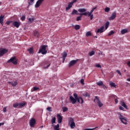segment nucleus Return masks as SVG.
Segmentation results:
<instances>
[{
    "instance_id": "f257e3e1",
    "label": "nucleus",
    "mask_w": 130,
    "mask_h": 130,
    "mask_svg": "<svg viewBox=\"0 0 130 130\" xmlns=\"http://www.w3.org/2000/svg\"><path fill=\"white\" fill-rule=\"evenodd\" d=\"M74 97L71 95L70 96V100L71 102H72V104H76L77 103V101L78 103L80 104H83L84 103V100H83V98L81 96H78V94L76 93H74Z\"/></svg>"
},
{
    "instance_id": "f03ea898",
    "label": "nucleus",
    "mask_w": 130,
    "mask_h": 130,
    "mask_svg": "<svg viewBox=\"0 0 130 130\" xmlns=\"http://www.w3.org/2000/svg\"><path fill=\"white\" fill-rule=\"evenodd\" d=\"M93 12H94L93 10H91L90 12H87L83 13H80V16H88V17H90V20H93Z\"/></svg>"
},
{
    "instance_id": "7ed1b4c3",
    "label": "nucleus",
    "mask_w": 130,
    "mask_h": 130,
    "mask_svg": "<svg viewBox=\"0 0 130 130\" xmlns=\"http://www.w3.org/2000/svg\"><path fill=\"white\" fill-rule=\"evenodd\" d=\"M46 47H47V46L44 45H42L40 48L38 53H42V54H46L47 53Z\"/></svg>"
},
{
    "instance_id": "20e7f679",
    "label": "nucleus",
    "mask_w": 130,
    "mask_h": 130,
    "mask_svg": "<svg viewBox=\"0 0 130 130\" xmlns=\"http://www.w3.org/2000/svg\"><path fill=\"white\" fill-rule=\"evenodd\" d=\"M117 114L120 121L122 122L123 124H127V123L126 122V118L122 116V115H121V113H118ZM123 120L126 122H123Z\"/></svg>"
},
{
    "instance_id": "39448f33",
    "label": "nucleus",
    "mask_w": 130,
    "mask_h": 130,
    "mask_svg": "<svg viewBox=\"0 0 130 130\" xmlns=\"http://www.w3.org/2000/svg\"><path fill=\"white\" fill-rule=\"evenodd\" d=\"M8 63L12 62L14 65L18 64V61H17V58L15 56L12 57L9 60L7 61Z\"/></svg>"
},
{
    "instance_id": "423d86ee",
    "label": "nucleus",
    "mask_w": 130,
    "mask_h": 130,
    "mask_svg": "<svg viewBox=\"0 0 130 130\" xmlns=\"http://www.w3.org/2000/svg\"><path fill=\"white\" fill-rule=\"evenodd\" d=\"M69 124H70L71 128H74L76 126V123H75V120L74 118L70 117L69 119Z\"/></svg>"
},
{
    "instance_id": "0eeeda50",
    "label": "nucleus",
    "mask_w": 130,
    "mask_h": 130,
    "mask_svg": "<svg viewBox=\"0 0 130 130\" xmlns=\"http://www.w3.org/2000/svg\"><path fill=\"white\" fill-rule=\"evenodd\" d=\"M26 105V102H23V103H15L13 104V107L16 108V107H18L19 108L21 107H24Z\"/></svg>"
},
{
    "instance_id": "6e6552de",
    "label": "nucleus",
    "mask_w": 130,
    "mask_h": 130,
    "mask_svg": "<svg viewBox=\"0 0 130 130\" xmlns=\"http://www.w3.org/2000/svg\"><path fill=\"white\" fill-rule=\"evenodd\" d=\"M94 98L95 99L94 100V102H96L100 107H102V106H103V104H102L100 100H99V99H98V96H95Z\"/></svg>"
},
{
    "instance_id": "1a4fd4ad",
    "label": "nucleus",
    "mask_w": 130,
    "mask_h": 130,
    "mask_svg": "<svg viewBox=\"0 0 130 130\" xmlns=\"http://www.w3.org/2000/svg\"><path fill=\"white\" fill-rule=\"evenodd\" d=\"M8 52V49L6 48H1L0 49V57H2L4 54H6V53Z\"/></svg>"
},
{
    "instance_id": "9d476101",
    "label": "nucleus",
    "mask_w": 130,
    "mask_h": 130,
    "mask_svg": "<svg viewBox=\"0 0 130 130\" xmlns=\"http://www.w3.org/2000/svg\"><path fill=\"white\" fill-rule=\"evenodd\" d=\"M36 124V120L34 118H32L29 121V125L30 127H34L35 124Z\"/></svg>"
},
{
    "instance_id": "9b49d317",
    "label": "nucleus",
    "mask_w": 130,
    "mask_h": 130,
    "mask_svg": "<svg viewBox=\"0 0 130 130\" xmlns=\"http://www.w3.org/2000/svg\"><path fill=\"white\" fill-rule=\"evenodd\" d=\"M43 2H44V0H38L35 5V8H39V7L41 6Z\"/></svg>"
},
{
    "instance_id": "f8f14e48",
    "label": "nucleus",
    "mask_w": 130,
    "mask_h": 130,
    "mask_svg": "<svg viewBox=\"0 0 130 130\" xmlns=\"http://www.w3.org/2000/svg\"><path fill=\"white\" fill-rule=\"evenodd\" d=\"M115 18H116V12H114L112 14L111 17L109 18V20L111 21L112 20H114Z\"/></svg>"
},
{
    "instance_id": "ddd939ff",
    "label": "nucleus",
    "mask_w": 130,
    "mask_h": 130,
    "mask_svg": "<svg viewBox=\"0 0 130 130\" xmlns=\"http://www.w3.org/2000/svg\"><path fill=\"white\" fill-rule=\"evenodd\" d=\"M57 118L58 119V123H61V122H62V116L60 115V114H57Z\"/></svg>"
},
{
    "instance_id": "4468645a",
    "label": "nucleus",
    "mask_w": 130,
    "mask_h": 130,
    "mask_svg": "<svg viewBox=\"0 0 130 130\" xmlns=\"http://www.w3.org/2000/svg\"><path fill=\"white\" fill-rule=\"evenodd\" d=\"M77 60H71L69 64V68H71V67H73V66H75L76 63H77Z\"/></svg>"
},
{
    "instance_id": "2eb2a0df",
    "label": "nucleus",
    "mask_w": 130,
    "mask_h": 130,
    "mask_svg": "<svg viewBox=\"0 0 130 130\" xmlns=\"http://www.w3.org/2000/svg\"><path fill=\"white\" fill-rule=\"evenodd\" d=\"M8 84H9V85H12L13 87H16L17 86V84H18V82L17 81H9L8 82Z\"/></svg>"
},
{
    "instance_id": "dca6fc26",
    "label": "nucleus",
    "mask_w": 130,
    "mask_h": 130,
    "mask_svg": "<svg viewBox=\"0 0 130 130\" xmlns=\"http://www.w3.org/2000/svg\"><path fill=\"white\" fill-rule=\"evenodd\" d=\"M73 6H74V4H73V3L72 2L69 3L68 4V7H66V11H69V10H70V9H71V8L73 7Z\"/></svg>"
},
{
    "instance_id": "f3484780",
    "label": "nucleus",
    "mask_w": 130,
    "mask_h": 130,
    "mask_svg": "<svg viewBox=\"0 0 130 130\" xmlns=\"http://www.w3.org/2000/svg\"><path fill=\"white\" fill-rule=\"evenodd\" d=\"M103 32H104V26H102L100 28L98 29L97 30V33H103Z\"/></svg>"
},
{
    "instance_id": "a211bd4d",
    "label": "nucleus",
    "mask_w": 130,
    "mask_h": 130,
    "mask_svg": "<svg viewBox=\"0 0 130 130\" xmlns=\"http://www.w3.org/2000/svg\"><path fill=\"white\" fill-rule=\"evenodd\" d=\"M50 67V62L48 61L45 62V69H48Z\"/></svg>"
},
{
    "instance_id": "6ab92c4d",
    "label": "nucleus",
    "mask_w": 130,
    "mask_h": 130,
    "mask_svg": "<svg viewBox=\"0 0 130 130\" xmlns=\"http://www.w3.org/2000/svg\"><path fill=\"white\" fill-rule=\"evenodd\" d=\"M13 24L14 27H16V28H19V27H20V23L18 21H14Z\"/></svg>"
},
{
    "instance_id": "aec40b11",
    "label": "nucleus",
    "mask_w": 130,
    "mask_h": 130,
    "mask_svg": "<svg viewBox=\"0 0 130 130\" xmlns=\"http://www.w3.org/2000/svg\"><path fill=\"white\" fill-rule=\"evenodd\" d=\"M96 85H98V86H102L103 87H105V88H106V86H105V85H104V84H103V82L102 81H100V82H96Z\"/></svg>"
},
{
    "instance_id": "412c9836",
    "label": "nucleus",
    "mask_w": 130,
    "mask_h": 130,
    "mask_svg": "<svg viewBox=\"0 0 130 130\" xmlns=\"http://www.w3.org/2000/svg\"><path fill=\"white\" fill-rule=\"evenodd\" d=\"M4 18H5V16H3V15L0 16V24L2 25L4 24Z\"/></svg>"
},
{
    "instance_id": "4be33fe9",
    "label": "nucleus",
    "mask_w": 130,
    "mask_h": 130,
    "mask_svg": "<svg viewBox=\"0 0 130 130\" xmlns=\"http://www.w3.org/2000/svg\"><path fill=\"white\" fill-rule=\"evenodd\" d=\"M86 11L87 9L85 8H80L78 9V12H79L80 13H86Z\"/></svg>"
},
{
    "instance_id": "5701e85b",
    "label": "nucleus",
    "mask_w": 130,
    "mask_h": 130,
    "mask_svg": "<svg viewBox=\"0 0 130 130\" xmlns=\"http://www.w3.org/2000/svg\"><path fill=\"white\" fill-rule=\"evenodd\" d=\"M71 15H80V14L78 13V11L77 10L74 9L71 13Z\"/></svg>"
},
{
    "instance_id": "b1692460",
    "label": "nucleus",
    "mask_w": 130,
    "mask_h": 130,
    "mask_svg": "<svg viewBox=\"0 0 130 130\" xmlns=\"http://www.w3.org/2000/svg\"><path fill=\"white\" fill-rule=\"evenodd\" d=\"M110 86H111V88H116V85L112 82H110Z\"/></svg>"
},
{
    "instance_id": "393cba45",
    "label": "nucleus",
    "mask_w": 130,
    "mask_h": 130,
    "mask_svg": "<svg viewBox=\"0 0 130 130\" xmlns=\"http://www.w3.org/2000/svg\"><path fill=\"white\" fill-rule=\"evenodd\" d=\"M128 32V30L127 29H123L121 31V34H125V33H127Z\"/></svg>"
},
{
    "instance_id": "a878e982",
    "label": "nucleus",
    "mask_w": 130,
    "mask_h": 130,
    "mask_svg": "<svg viewBox=\"0 0 130 130\" xmlns=\"http://www.w3.org/2000/svg\"><path fill=\"white\" fill-rule=\"evenodd\" d=\"M39 90V88L37 87H34L33 89H31V92H35V91H38Z\"/></svg>"
},
{
    "instance_id": "bb28decb",
    "label": "nucleus",
    "mask_w": 130,
    "mask_h": 130,
    "mask_svg": "<svg viewBox=\"0 0 130 130\" xmlns=\"http://www.w3.org/2000/svg\"><path fill=\"white\" fill-rule=\"evenodd\" d=\"M56 120V118L55 117H53L51 119L52 124H53V123H55Z\"/></svg>"
},
{
    "instance_id": "cd10ccee",
    "label": "nucleus",
    "mask_w": 130,
    "mask_h": 130,
    "mask_svg": "<svg viewBox=\"0 0 130 130\" xmlns=\"http://www.w3.org/2000/svg\"><path fill=\"white\" fill-rule=\"evenodd\" d=\"M108 27H109V21H107L105 24V29L107 30Z\"/></svg>"
},
{
    "instance_id": "c85d7f7f",
    "label": "nucleus",
    "mask_w": 130,
    "mask_h": 130,
    "mask_svg": "<svg viewBox=\"0 0 130 130\" xmlns=\"http://www.w3.org/2000/svg\"><path fill=\"white\" fill-rule=\"evenodd\" d=\"M34 35L35 36V37H39V32H38L37 31H35Z\"/></svg>"
},
{
    "instance_id": "c756f323",
    "label": "nucleus",
    "mask_w": 130,
    "mask_h": 130,
    "mask_svg": "<svg viewBox=\"0 0 130 130\" xmlns=\"http://www.w3.org/2000/svg\"><path fill=\"white\" fill-rule=\"evenodd\" d=\"M34 20H35L34 18H28V22L29 23H33V22H34Z\"/></svg>"
},
{
    "instance_id": "7c9ffc66",
    "label": "nucleus",
    "mask_w": 130,
    "mask_h": 130,
    "mask_svg": "<svg viewBox=\"0 0 130 130\" xmlns=\"http://www.w3.org/2000/svg\"><path fill=\"white\" fill-rule=\"evenodd\" d=\"M54 129L55 130H59V124H57L56 125H55L54 127Z\"/></svg>"
},
{
    "instance_id": "2f4dec72",
    "label": "nucleus",
    "mask_w": 130,
    "mask_h": 130,
    "mask_svg": "<svg viewBox=\"0 0 130 130\" xmlns=\"http://www.w3.org/2000/svg\"><path fill=\"white\" fill-rule=\"evenodd\" d=\"M80 27L81 26L79 25H75V26H74V29H75V30H79Z\"/></svg>"
},
{
    "instance_id": "473e14b6",
    "label": "nucleus",
    "mask_w": 130,
    "mask_h": 130,
    "mask_svg": "<svg viewBox=\"0 0 130 130\" xmlns=\"http://www.w3.org/2000/svg\"><path fill=\"white\" fill-rule=\"evenodd\" d=\"M27 51L29 52V53H33V48H30L27 49Z\"/></svg>"
},
{
    "instance_id": "72a5a7b5",
    "label": "nucleus",
    "mask_w": 130,
    "mask_h": 130,
    "mask_svg": "<svg viewBox=\"0 0 130 130\" xmlns=\"http://www.w3.org/2000/svg\"><path fill=\"white\" fill-rule=\"evenodd\" d=\"M121 106H123V107H124L126 109H127V106H126V105L124 102H122L121 104Z\"/></svg>"
},
{
    "instance_id": "f704fd0d",
    "label": "nucleus",
    "mask_w": 130,
    "mask_h": 130,
    "mask_svg": "<svg viewBox=\"0 0 130 130\" xmlns=\"http://www.w3.org/2000/svg\"><path fill=\"white\" fill-rule=\"evenodd\" d=\"M110 11V8L109 7H106L105 9V12H106V13H109Z\"/></svg>"
},
{
    "instance_id": "c9c22d12",
    "label": "nucleus",
    "mask_w": 130,
    "mask_h": 130,
    "mask_svg": "<svg viewBox=\"0 0 130 130\" xmlns=\"http://www.w3.org/2000/svg\"><path fill=\"white\" fill-rule=\"evenodd\" d=\"M35 0H30V2H28V6H31V5H33L34 4V1Z\"/></svg>"
},
{
    "instance_id": "e433bc0d",
    "label": "nucleus",
    "mask_w": 130,
    "mask_h": 130,
    "mask_svg": "<svg viewBox=\"0 0 130 130\" xmlns=\"http://www.w3.org/2000/svg\"><path fill=\"white\" fill-rule=\"evenodd\" d=\"M81 20H82V16H78L76 18V21H77V22H79V21H81Z\"/></svg>"
},
{
    "instance_id": "4c0bfd02",
    "label": "nucleus",
    "mask_w": 130,
    "mask_h": 130,
    "mask_svg": "<svg viewBox=\"0 0 130 130\" xmlns=\"http://www.w3.org/2000/svg\"><path fill=\"white\" fill-rule=\"evenodd\" d=\"M89 54L90 56H92V55H94V54H95V51H91V52H89Z\"/></svg>"
},
{
    "instance_id": "58836bf2",
    "label": "nucleus",
    "mask_w": 130,
    "mask_h": 130,
    "mask_svg": "<svg viewBox=\"0 0 130 130\" xmlns=\"http://www.w3.org/2000/svg\"><path fill=\"white\" fill-rule=\"evenodd\" d=\"M92 36V34H91V32H90V31L87 32L86 34V36L87 37H88L89 36Z\"/></svg>"
},
{
    "instance_id": "ea45409f",
    "label": "nucleus",
    "mask_w": 130,
    "mask_h": 130,
    "mask_svg": "<svg viewBox=\"0 0 130 130\" xmlns=\"http://www.w3.org/2000/svg\"><path fill=\"white\" fill-rule=\"evenodd\" d=\"M113 34H114V31H113V30H111V31L109 32L108 35L109 36H111V35H113Z\"/></svg>"
},
{
    "instance_id": "a19ab883",
    "label": "nucleus",
    "mask_w": 130,
    "mask_h": 130,
    "mask_svg": "<svg viewBox=\"0 0 130 130\" xmlns=\"http://www.w3.org/2000/svg\"><path fill=\"white\" fill-rule=\"evenodd\" d=\"M63 112H66V111H68V109L67 107H64L62 108Z\"/></svg>"
},
{
    "instance_id": "79ce46f5",
    "label": "nucleus",
    "mask_w": 130,
    "mask_h": 130,
    "mask_svg": "<svg viewBox=\"0 0 130 130\" xmlns=\"http://www.w3.org/2000/svg\"><path fill=\"white\" fill-rule=\"evenodd\" d=\"M25 19H26V17H25L24 15L22 16L21 18V21H25Z\"/></svg>"
},
{
    "instance_id": "37998d69",
    "label": "nucleus",
    "mask_w": 130,
    "mask_h": 130,
    "mask_svg": "<svg viewBox=\"0 0 130 130\" xmlns=\"http://www.w3.org/2000/svg\"><path fill=\"white\" fill-rule=\"evenodd\" d=\"M67 55H68V54L67 53V52H64L63 54L62 57H63L64 58L67 57Z\"/></svg>"
},
{
    "instance_id": "c03bdc74",
    "label": "nucleus",
    "mask_w": 130,
    "mask_h": 130,
    "mask_svg": "<svg viewBox=\"0 0 130 130\" xmlns=\"http://www.w3.org/2000/svg\"><path fill=\"white\" fill-rule=\"evenodd\" d=\"M47 110L48 111H50V112H51V111H52V110H51V107H48L47 108Z\"/></svg>"
},
{
    "instance_id": "a18cd8bd",
    "label": "nucleus",
    "mask_w": 130,
    "mask_h": 130,
    "mask_svg": "<svg viewBox=\"0 0 130 130\" xmlns=\"http://www.w3.org/2000/svg\"><path fill=\"white\" fill-rule=\"evenodd\" d=\"M80 83L81 84H82V85H85V83H84V79H81L80 81Z\"/></svg>"
},
{
    "instance_id": "49530a36",
    "label": "nucleus",
    "mask_w": 130,
    "mask_h": 130,
    "mask_svg": "<svg viewBox=\"0 0 130 130\" xmlns=\"http://www.w3.org/2000/svg\"><path fill=\"white\" fill-rule=\"evenodd\" d=\"M116 73H117L120 76H121V73L119 70H116Z\"/></svg>"
},
{
    "instance_id": "de8ad7c7",
    "label": "nucleus",
    "mask_w": 130,
    "mask_h": 130,
    "mask_svg": "<svg viewBox=\"0 0 130 130\" xmlns=\"http://www.w3.org/2000/svg\"><path fill=\"white\" fill-rule=\"evenodd\" d=\"M96 68H101V65H100V64H97L95 65Z\"/></svg>"
},
{
    "instance_id": "09e8293b",
    "label": "nucleus",
    "mask_w": 130,
    "mask_h": 130,
    "mask_svg": "<svg viewBox=\"0 0 130 130\" xmlns=\"http://www.w3.org/2000/svg\"><path fill=\"white\" fill-rule=\"evenodd\" d=\"M3 112H7V107H5L3 109Z\"/></svg>"
},
{
    "instance_id": "8fccbe9b",
    "label": "nucleus",
    "mask_w": 130,
    "mask_h": 130,
    "mask_svg": "<svg viewBox=\"0 0 130 130\" xmlns=\"http://www.w3.org/2000/svg\"><path fill=\"white\" fill-rule=\"evenodd\" d=\"M115 102L116 104H117V103H118V100H117V99H115Z\"/></svg>"
},
{
    "instance_id": "3c124183",
    "label": "nucleus",
    "mask_w": 130,
    "mask_h": 130,
    "mask_svg": "<svg viewBox=\"0 0 130 130\" xmlns=\"http://www.w3.org/2000/svg\"><path fill=\"white\" fill-rule=\"evenodd\" d=\"M95 128H85L84 130H94Z\"/></svg>"
},
{
    "instance_id": "603ef678",
    "label": "nucleus",
    "mask_w": 130,
    "mask_h": 130,
    "mask_svg": "<svg viewBox=\"0 0 130 130\" xmlns=\"http://www.w3.org/2000/svg\"><path fill=\"white\" fill-rule=\"evenodd\" d=\"M99 55H103V52L100 51V52L99 53Z\"/></svg>"
},
{
    "instance_id": "864d4df0",
    "label": "nucleus",
    "mask_w": 130,
    "mask_h": 130,
    "mask_svg": "<svg viewBox=\"0 0 130 130\" xmlns=\"http://www.w3.org/2000/svg\"><path fill=\"white\" fill-rule=\"evenodd\" d=\"M78 1V0H73V2H72L71 3H73V4H75V3H77V2Z\"/></svg>"
},
{
    "instance_id": "5fc2aeb1",
    "label": "nucleus",
    "mask_w": 130,
    "mask_h": 130,
    "mask_svg": "<svg viewBox=\"0 0 130 130\" xmlns=\"http://www.w3.org/2000/svg\"><path fill=\"white\" fill-rule=\"evenodd\" d=\"M127 65L129 68H130V61H128L127 63Z\"/></svg>"
},
{
    "instance_id": "6e6d98bb",
    "label": "nucleus",
    "mask_w": 130,
    "mask_h": 130,
    "mask_svg": "<svg viewBox=\"0 0 130 130\" xmlns=\"http://www.w3.org/2000/svg\"><path fill=\"white\" fill-rule=\"evenodd\" d=\"M6 24H7V25H10V24H11V22L10 21H7Z\"/></svg>"
},
{
    "instance_id": "4d7b16f0",
    "label": "nucleus",
    "mask_w": 130,
    "mask_h": 130,
    "mask_svg": "<svg viewBox=\"0 0 130 130\" xmlns=\"http://www.w3.org/2000/svg\"><path fill=\"white\" fill-rule=\"evenodd\" d=\"M119 109H120V110H122L123 109H124L123 108V107L120 106V107H119Z\"/></svg>"
},
{
    "instance_id": "13d9d810",
    "label": "nucleus",
    "mask_w": 130,
    "mask_h": 130,
    "mask_svg": "<svg viewBox=\"0 0 130 130\" xmlns=\"http://www.w3.org/2000/svg\"><path fill=\"white\" fill-rule=\"evenodd\" d=\"M4 124H5V122L0 123V127L1 126V125H4Z\"/></svg>"
},
{
    "instance_id": "bf43d9fd",
    "label": "nucleus",
    "mask_w": 130,
    "mask_h": 130,
    "mask_svg": "<svg viewBox=\"0 0 130 130\" xmlns=\"http://www.w3.org/2000/svg\"><path fill=\"white\" fill-rule=\"evenodd\" d=\"M62 59H63L62 62H64V60H66V58H64L63 57H62Z\"/></svg>"
},
{
    "instance_id": "052dcab7",
    "label": "nucleus",
    "mask_w": 130,
    "mask_h": 130,
    "mask_svg": "<svg viewBox=\"0 0 130 130\" xmlns=\"http://www.w3.org/2000/svg\"><path fill=\"white\" fill-rule=\"evenodd\" d=\"M96 9H97V8L94 7V8H92V9L93 10V11H95V10H96Z\"/></svg>"
},
{
    "instance_id": "680f3d73",
    "label": "nucleus",
    "mask_w": 130,
    "mask_h": 130,
    "mask_svg": "<svg viewBox=\"0 0 130 130\" xmlns=\"http://www.w3.org/2000/svg\"><path fill=\"white\" fill-rule=\"evenodd\" d=\"M127 81H128V82H130V78H128Z\"/></svg>"
},
{
    "instance_id": "e2e57ef3",
    "label": "nucleus",
    "mask_w": 130,
    "mask_h": 130,
    "mask_svg": "<svg viewBox=\"0 0 130 130\" xmlns=\"http://www.w3.org/2000/svg\"><path fill=\"white\" fill-rule=\"evenodd\" d=\"M40 127H43V125H42Z\"/></svg>"
},
{
    "instance_id": "0e129e2a",
    "label": "nucleus",
    "mask_w": 130,
    "mask_h": 130,
    "mask_svg": "<svg viewBox=\"0 0 130 130\" xmlns=\"http://www.w3.org/2000/svg\"><path fill=\"white\" fill-rule=\"evenodd\" d=\"M116 97V96H114V98H115Z\"/></svg>"
},
{
    "instance_id": "69168bd1",
    "label": "nucleus",
    "mask_w": 130,
    "mask_h": 130,
    "mask_svg": "<svg viewBox=\"0 0 130 130\" xmlns=\"http://www.w3.org/2000/svg\"><path fill=\"white\" fill-rule=\"evenodd\" d=\"M108 130H110V129L108 128Z\"/></svg>"
}]
</instances>
